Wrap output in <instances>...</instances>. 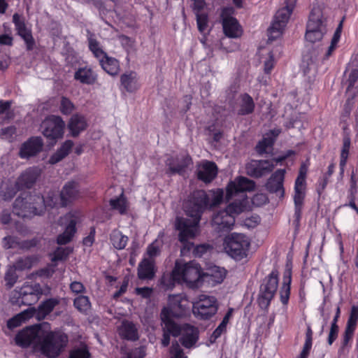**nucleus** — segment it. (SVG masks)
<instances>
[{"mask_svg": "<svg viewBox=\"0 0 358 358\" xmlns=\"http://www.w3.org/2000/svg\"><path fill=\"white\" fill-rule=\"evenodd\" d=\"M224 197V191L218 189L214 192L211 203L209 202L208 196L203 190L194 191L190 196L189 200L185 204V212L190 219L185 217H177L176 220V228L178 230V238L180 241L185 242L182 253H185L192 248V244L186 241L188 238L195 237L199 233V224L201 214L208 206H216L221 203Z\"/></svg>", "mask_w": 358, "mask_h": 358, "instance_id": "1", "label": "nucleus"}, {"mask_svg": "<svg viewBox=\"0 0 358 358\" xmlns=\"http://www.w3.org/2000/svg\"><path fill=\"white\" fill-rule=\"evenodd\" d=\"M43 197L40 195L22 194L13 203V213L21 217H31L43 213Z\"/></svg>", "mask_w": 358, "mask_h": 358, "instance_id": "2", "label": "nucleus"}, {"mask_svg": "<svg viewBox=\"0 0 358 358\" xmlns=\"http://www.w3.org/2000/svg\"><path fill=\"white\" fill-rule=\"evenodd\" d=\"M66 336L53 331L46 334L42 333V336L34 345V350L40 352L48 358H55L61 352L66 341Z\"/></svg>", "mask_w": 358, "mask_h": 358, "instance_id": "3", "label": "nucleus"}, {"mask_svg": "<svg viewBox=\"0 0 358 358\" xmlns=\"http://www.w3.org/2000/svg\"><path fill=\"white\" fill-rule=\"evenodd\" d=\"M43 294V290L38 283H25L20 288L13 290L10 295V301L13 305L21 306L35 304Z\"/></svg>", "mask_w": 358, "mask_h": 358, "instance_id": "4", "label": "nucleus"}, {"mask_svg": "<svg viewBox=\"0 0 358 358\" xmlns=\"http://www.w3.org/2000/svg\"><path fill=\"white\" fill-rule=\"evenodd\" d=\"M250 246L248 237L243 234H231L224 241L225 252L236 260L246 258Z\"/></svg>", "mask_w": 358, "mask_h": 358, "instance_id": "5", "label": "nucleus"}, {"mask_svg": "<svg viewBox=\"0 0 358 358\" xmlns=\"http://www.w3.org/2000/svg\"><path fill=\"white\" fill-rule=\"evenodd\" d=\"M326 32V19L319 8H314L307 24L306 39L310 43H315L320 41Z\"/></svg>", "mask_w": 358, "mask_h": 358, "instance_id": "6", "label": "nucleus"}, {"mask_svg": "<svg viewBox=\"0 0 358 358\" xmlns=\"http://www.w3.org/2000/svg\"><path fill=\"white\" fill-rule=\"evenodd\" d=\"M296 2V0H285V6L276 12L273 23L268 30L269 39L274 40L282 35Z\"/></svg>", "mask_w": 358, "mask_h": 358, "instance_id": "7", "label": "nucleus"}, {"mask_svg": "<svg viewBox=\"0 0 358 358\" xmlns=\"http://www.w3.org/2000/svg\"><path fill=\"white\" fill-rule=\"evenodd\" d=\"M173 275L178 282H185L192 287L196 285L201 276V268L195 262L185 264L176 262L173 268Z\"/></svg>", "mask_w": 358, "mask_h": 358, "instance_id": "8", "label": "nucleus"}, {"mask_svg": "<svg viewBox=\"0 0 358 358\" xmlns=\"http://www.w3.org/2000/svg\"><path fill=\"white\" fill-rule=\"evenodd\" d=\"M217 311V300L214 296L201 294L196 301L192 302V312L197 318L208 320Z\"/></svg>", "mask_w": 358, "mask_h": 358, "instance_id": "9", "label": "nucleus"}, {"mask_svg": "<svg viewBox=\"0 0 358 358\" xmlns=\"http://www.w3.org/2000/svg\"><path fill=\"white\" fill-rule=\"evenodd\" d=\"M278 285V272L273 270L264 280L260 287V293L258 298L259 306L266 309L273 298Z\"/></svg>", "mask_w": 358, "mask_h": 358, "instance_id": "10", "label": "nucleus"}, {"mask_svg": "<svg viewBox=\"0 0 358 358\" xmlns=\"http://www.w3.org/2000/svg\"><path fill=\"white\" fill-rule=\"evenodd\" d=\"M64 126L65 123L60 117L51 115L43 121L41 127L47 138L56 140L62 137Z\"/></svg>", "mask_w": 358, "mask_h": 358, "instance_id": "11", "label": "nucleus"}, {"mask_svg": "<svg viewBox=\"0 0 358 358\" xmlns=\"http://www.w3.org/2000/svg\"><path fill=\"white\" fill-rule=\"evenodd\" d=\"M255 183L253 180L243 176H238L231 180L226 187V198L230 200L236 195L245 194L246 192L254 190Z\"/></svg>", "mask_w": 358, "mask_h": 358, "instance_id": "12", "label": "nucleus"}, {"mask_svg": "<svg viewBox=\"0 0 358 358\" xmlns=\"http://www.w3.org/2000/svg\"><path fill=\"white\" fill-rule=\"evenodd\" d=\"M43 331L38 326H31L20 331L15 336L16 344L22 348H27L31 343L34 345L41 338Z\"/></svg>", "mask_w": 358, "mask_h": 358, "instance_id": "13", "label": "nucleus"}, {"mask_svg": "<svg viewBox=\"0 0 358 358\" xmlns=\"http://www.w3.org/2000/svg\"><path fill=\"white\" fill-rule=\"evenodd\" d=\"M274 168L273 162L252 160L246 166V172L250 176L258 178L270 173Z\"/></svg>", "mask_w": 358, "mask_h": 358, "instance_id": "14", "label": "nucleus"}, {"mask_svg": "<svg viewBox=\"0 0 358 358\" xmlns=\"http://www.w3.org/2000/svg\"><path fill=\"white\" fill-rule=\"evenodd\" d=\"M43 147V141L41 137H31L22 144L19 156L22 159H29L41 152Z\"/></svg>", "mask_w": 358, "mask_h": 358, "instance_id": "15", "label": "nucleus"}, {"mask_svg": "<svg viewBox=\"0 0 358 358\" xmlns=\"http://www.w3.org/2000/svg\"><path fill=\"white\" fill-rule=\"evenodd\" d=\"M232 8H226L222 10V26L223 30L226 36L230 38H238L242 34V29L238 24V21L233 17H228Z\"/></svg>", "mask_w": 358, "mask_h": 358, "instance_id": "16", "label": "nucleus"}, {"mask_svg": "<svg viewBox=\"0 0 358 358\" xmlns=\"http://www.w3.org/2000/svg\"><path fill=\"white\" fill-rule=\"evenodd\" d=\"M166 164L169 167L167 173L170 175H182L185 169L192 164V158L189 155L181 157H169L166 161Z\"/></svg>", "mask_w": 358, "mask_h": 358, "instance_id": "17", "label": "nucleus"}, {"mask_svg": "<svg viewBox=\"0 0 358 358\" xmlns=\"http://www.w3.org/2000/svg\"><path fill=\"white\" fill-rule=\"evenodd\" d=\"M228 205L225 210L235 218L237 215L249 209V201L246 194L236 195L230 200L226 197Z\"/></svg>", "mask_w": 358, "mask_h": 358, "instance_id": "18", "label": "nucleus"}, {"mask_svg": "<svg viewBox=\"0 0 358 358\" xmlns=\"http://www.w3.org/2000/svg\"><path fill=\"white\" fill-rule=\"evenodd\" d=\"M80 197L78 183L73 181L66 182L60 192L61 206L64 207L71 204Z\"/></svg>", "mask_w": 358, "mask_h": 358, "instance_id": "19", "label": "nucleus"}, {"mask_svg": "<svg viewBox=\"0 0 358 358\" xmlns=\"http://www.w3.org/2000/svg\"><path fill=\"white\" fill-rule=\"evenodd\" d=\"M234 223L235 218L225 209L219 211L212 219V225L218 231L231 229Z\"/></svg>", "mask_w": 358, "mask_h": 358, "instance_id": "20", "label": "nucleus"}, {"mask_svg": "<svg viewBox=\"0 0 358 358\" xmlns=\"http://www.w3.org/2000/svg\"><path fill=\"white\" fill-rule=\"evenodd\" d=\"M41 175V169L38 166L27 169L16 180L21 189L31 188Z\"/></svg>", "mask_w": 358, "mask_h": 358, "instance_id": "21", "label": "nucleus"}, {"mask_svg": "<svg viewBox=\"0 0 358 358\" xmlns=\"http://www.w3.org/2000/svg\"><path fill=\"white\" fill-rule=\"evenodd\" d=\"M169 304L171 309V313L175 311L176 315L179 316L189 310L191 303L185 294H179L170 295Z\"/></svg>", "mask_w": 358, "mask_h": 358, "instance_id": "22", "label": "nucleus"}, {"mask_svg": "<svg viewBox=\"0 0 358 358\" xmlns=\"http://www.w3.org/2000/svg\"><path fill=\"white\" fill-rule=\"evenodd\" d=\"M285 174V169H278L271 175L266 183L267 189L271 192L276 193L280 197H282L284 195L283 180Z\"/></svg>", "mask_w": 358, "mask_h": 358, "instance_id": "23", "label": "nucleus"}, {"mask_svg": "<svg viewBox=\"0 0 358 358\" xmlns=\"http://www.w3.org/2000/svg\"><path fill=\"white\" fill-rule=\"evenodd\" d=\"M13 20L15 23L18 34L23 38L27 45V49L28 50H32L35 45V42L31 35V30L26 27L24 22L21 20L18 14L15 13L13 15Z\"/></svg>", "mask_w": 358, "mask_h": 358, "instance_id": "24", "label": "nucleus"}, {"mask_svg": "<svg viewBox=\"0 0 358 358\" xmlns=\"http://www.w3.org/2000/svg\"><path fill=\"white\" fill-rule=\"evenodd\" d=\"M217 168L215 163L206 162L197 168V177L206 183L210 182L217 176Z\"/></svg>", "mask_w": 358, "mask_h": 358, "instance_id": "25", "label": "nucleus"}, {"mask_svg": "<svg viewBox=\"0 0 358 358\" xmlns=\"http://www.w3.org/2000/svg\"><path fill=\"white\" fill-rule=\"evenodd\" d=\"M118 334L122 338L131 341H135L139 338L136 325L129 320H123L121 322L118 327Z\"/></svg>", "mask_w": 358, "mask_h": 358, "instance_id": "26", "label": "nucleus"}, {"mask_svg": "<svg viewBox=\"0 0 358 358\" xmlns=\"http://www.w3.org/2000/svg\"><path fill=\"white\" fill-rule=\"evenodd\" d=\"M171 310L169 308H164L161 312V319L163 322L164 332L178 336L180 334V328L170 317Z\"/></svg>", "mask_w": 358, "mask_h": 358, "instance_id": "27", "label": "nucleus"}, {"mask_svg": "<svg viewBox=\"0 0 358 358\" xmlns=\"http://www.w3.org/2000/svg\"><path fill=\"white\" fill-rule=\"evenodd\" d=\"M137 274L141 280H152L155 275V261L144 258L138 266Z\"/></svg>", "mask_w": 358, "mask_h": 358, "instance_id": "28", "label": "nucleus"}, {"mask_svg": "<svg viewBox=\"0 0 358 358\" xmlns=\"http://www.w3.org/2000/svg\"><path fill=\"white\" fill-rule=\"evenodd\" d=\"M199 338L198 329L187 324L184 327L182 337L180 341L182 345L187 348L193 347Z\"/></svg>", "mask_w": 358, "mask_h": 358, "instance_id": "29", "label": "nucleus"}, {"mask_svg": "<svg viewBox=\"0 0 358 358\" xmlns=\"http://www.w3.org/2000/svg\"><path fill=\"white\" fill-rule=\"evenodd\" d=\"M66 220H69V224L66 226L65 231L63 234H59L57 237V241L59 245H65L70 242L72 237L76 231V222L74 219H72L71 216L67 215L64 217Z\"/></svg>", "mask_w": 358, "mask_h": 358, "instance_id": "30", "label": "nucleus"}, {"mask_svg": "<svg viewBox=\"0 0 358 358\" xmlns=\"http://www.w3.org/2000/svg\"><path fill=\"white\" fill-rule=\"evenodd\" d=\"M20 189L17 181L6 180L1 182L0 194L4 201H9L13 198L17 192Z\"/></svg>", "mask_w": 358, "mask_h": 358, "instance_id": "31", "label": "nucleus"}, {"mask_svg": "<svg viewBox=\"0 0 358 358\" xmlns=\"http://www.w3.org/2000/svg\"><path fill=\"white\" fill-rule=\"evenodd\" d=\"M59 301L55 298L49 299L43 301L38 308L37 310H31L33 316L36 314V317L38 320L44 319L48 314H50L55 307L58 305Z\"/></svg>", "mask_w": 358, "mask_h": 358, "instance_id": "32", "label": "nucleus"}, {"mask_svg": "<svg viewBox=\"0 0 358 358\" xmlns=\"http://www.w3.org/2000/svg\"><path fill=\"white\" fill-rule=\"evenodd\" d=\"M101 68L109 75L117 76L120 71V64L117 59L109 57L108 55L99 61Z\"/></svg>", "mask_w": 358, "mask_h": 358, "instance_id": "33", "label": "nucleus"}, {"mask_svg": "<svg viewBox=\"0 0 358 358\" xmlns=\"http://www.w3.org/2000/svg\"><path fill=\"white\" fill-rule=\"evenodd\" d=\"M68 127L73 136H77L80 131L85 130L87 127V122L83 116L76 114L71 117L68 124Z\"/></svg>", "mask_w": 358, "mask_h": 358, "instance_id": "34", "label": "nucleus"}, {"mask_svg": "<svg viewBox=\"0 0 358 358\" xmlns=\"http://www.w3.org/2000/svg\"><path fill=\"white\" fill-rule=\"evenodd\" d=\"M74 78L81 83L92 85L96 80V75L91 69L87 67L80 68L76 71Z\"/></svg>", "mask_w": 358, "mask_h": 358, "instance_id": "35", "label": "nucleus"}, {"mask_svg": "<svg viewBox=\"0 0 358 358\" xmlns=\"http://www.w3.org/2000/svg\"><path fill=\"white\" fill-rule=\"evenodd\" d=\"M253 99L248 94H243L240 96L238 115H245L251 114L255 109Z\"/></svg>", "mask_w": 358, "mask_h": 358, "instance_id": "36", "label": "nucleus"}, {"mask_svg": "<svg viewBox=\"0 0 358 358\" xmlns=\"http://www.w3.org/2000/svg\"><path fill=\"white\" fill-rule=\"evenodd\" d=\"M73 143L71 140L66 141L54 153L50 158L49 162L51 164H55L62 160L67 156L72 149Z\"/></svg>", "mask_w": 358, "mask_h": 358, "instance_id": "37", "label": "nucleus"}, {"mask_svg": "<svg viewBox=\"0 0 358 358\" xmlns=\"http://www.w3.org/2000/svg\"><path fill=\"white\" fill-rule=\"evenodd\" d=\"M203 275L208 278L209 282L218 284L224 280L226 276V271L224 268L213 266L210 267Z\"/></svg>", "mask_w": 358, "mask_h": 358, "instance_id": "38", "label": "nucleus"}, {"mask_svg": "<svg viewBox=\"0 0 358 358\" xmlns=\"http://www.w3.org/2000/svg\"><path fill=\"white\" fill-rule=\"evenodd\" d=\"M110 241L115 249L122 250L126 247L129 238L119 230L115 229L110 235Z\"/></svg>", "mask_w": 358, "mask_h": 358, "instance_id": "39", "label": "nucleus"}, {"mask_svg": "<svg viewBox=\"0 0 358 358\" xmlns=\"http://www.w3.org/2000/svg\"><path fill=\"white\" fill-rule=\"evenodd\" d=\"M164 233L159 232L157 238L147 248V254L149 256L148 259H153L154 257L159 255L160 248L163 245V237Z\"/></svg>", "mask_w": 358, "mask_h": 358, "instance_id": "40", "label": "nucleus"}, {"mask_svg": "<svg viewBox=\"0 0 358 358\" xmlns=\"http://www.w3.org/2000/svg\"><path fill=\"white\" fill-rule=\"evenodd\" d=\"M88 46L90 51L99 62L107 55V54L103 50L99 42L92 35L88 38Z\"/></svg>", "mask_w": 358, "mask_h": 358, "instance_id": "41", "label": "nucleus"}, {"mask_svg": "<svg viewBox=\"0 0 358 358\" xmlns=\"http://www.w3.org/2000/svg\"><path fill=\"white\" fill-rule=\"evenodd\" d=\"M194 238V237H193V238ZM189 239H192V238H188L186 241L187 243H189L192 244V248L189 250H187L185 252V253L181 252V254L182 255H186L192 249H193V254H194V255L195 257H201L204 254L207 253L208 252H210L213 249V247L210 245H209V244H201V245H199L196 246L195 248H194L193 243L189 241ZM180 242L183 245L182 248H181V250H182V249H184L185 243V242H182V241H180ZM180 252H182V250H180Z\"/></svg>", "mask_w": 358, "mask_h": 358, "instance_id": "42", "label": "nucleus"}, {"mask_svg": "<svg viewBox=\"0 0 358 358\" xmlns=\"http://www.w3.org/2000/svg\"><path fill=\"white\" fill-rule=\"evenodd\" d=\"M306 173L307 167L305 165H302L295 181L294 193L305 194Z\"/></svg>", "mask_w": 358, "mask_h": 358, "instance_id": "43", "label": "nucleus"}, {"mask_svg": "<svg viewBox=\"0 0 358 358\" xmlns=\"http://www.w3.org/2000/svg\"><path fill=\"white\" fill-rule=\"evenodd\" d=\"M31 317H33V312L29 310H25L10 319L8 321L7 326L9 329H14Z\"/></svg>", "mask_w": 358, "mask_h": 358, "instance_id": "44", "label": "nucleus"}, {"mask_svg": "<svg viewBox=\"0 0 358 358\" xmlns=\"http://www.w3.org/2000/svg\"><path fill=\"white\" fill-rule=\"evenodd\" d=\"M4 240L10 242V244L8 246V248L18 247L21 249L28 250L32 247L36 246L38 243L37 240L34 238L31 240L22 241L20 242L17 241L13 237L5 238Z\"/></svg>", "mask_w": 358, "mask_h": 358, "instance_id": "45", "label": "nucleus"}, {"mask_svg": "<svg viewBox=\"0 0 358 358\" xmlns=\"http://www.w3.org/2000/svg\"><path fill=\"white\" fill-rule=\"evenodd\" d=\"M304 197H305V194L294 193V206H295L294 222H295L296 227H298L299 225V222H300L301 215V209H302V206H303V203Z\"/></svg>", "mask_w": 358, "mask_h": 358, "instance_id": "46", "label": "nucleus"}, {"mask_svg": "<svg viewBox=\"0 0 358 358\" xmlns=\"http://www.w3.org/2000/svg\"><path fill=\"white\" fill-rule=\"evenodd\" d=\"M120 80L122 85L127 92H132L137 89L135 76H133V73L122 75Z\"/></svg>", "mask_w": 358, "mask_h": 358, "instance_id": "47", "label": "nucleus"}, {"mask_svg": "<svg viewBox=\"0 0 358 358\" xmlns=\"http://www.w3.org/2000/svg\"><path fill=\"white\" fill-rule=\"evenodd\" d=\"M73 304L76 308L80 312H87L91 307L89 298L83 295L76 297L74 299Z\"/></svg>", "mask_w": 358, "mask_h": 358, "instance_id": "48", "label": "nucleus"}, {"mask_svg": "<svg viewBox=\"0 0 358 358\" xmlns=\"http://www.w3.org/2000/svg\"><path fill=\"white\" fill-rule=\"evenodd\" d=\"M342 30V22H340L338 27L336 28L333 38H331V44L329 47L328 48V50L325 54V57L328 58L329 56L331 55L334 50L336 49V45L338 42L339 41V39L341 38V34Z\"/></svg>", "mask_w": 358, "mask_h": 358, "instance_id": "49", "label": "nucleus"}, {"mask_svg": "<svg viewBox=\"0 0 358 358\" xmlns=\"http://www.w3.org/2000/svg\"><path fill=\"white\" fill-rule=\"evenodd\" d=\"M110 204L112 208L118 210L120 213L123 214L126 213L127 207V201L122 194L120 197L111 199L110 201Z\"/></svg>", "mask_w": 358, "mask_h": 358, "instance_id": "50", "label": "nucleus"}, {"mask_svg": "<svg viewBox=\"0 0 358 358\" xmlns=\"http://www.w3.org/2000/svg\"><path fill=\"white\" fill-rule=\"evenodd\" d=\"M274 140L272 137H264L256 146V150L259 154L268 152V150L272 148Z\"/></svg>", "mask_w": 358, "mask_h": 358, "instance_id": "51", "label": "nucleus"}, {"mask_svg": "<svg viewBox=\"0 0 358 358\" xmlns=\"http://www.w3.org/2000/svg\"><path fill=\"white\" fill-rule=\"evenodd\" d=\"M16 269L12 266H10L5 274L6 286L10 289L17 282L18 276L16 274Z\"/></svg>", "mask_w": 358, "mask_h": 358, "instance_id": "52", "label": "nucleus"}, {"mask_svg": "<svg viewBox=\"0 0 358 358\" xmlns=\"http://www.w3.org/2000/svg\"><path fill=\"white\" fill-rule=\"evenodd\" d=\"M196 24L197 27L201 34H204V32L207 30L208 27V17L206 13H197L196 15Z\"/></svg>", "mask_w": 358, "mask_h": 358, "instance_id": "53", "label": "nucleus"}, {"mask_svg": "<svg viewBox=\"0 0 358 358\" xmlns=\"http://www.w3.org/2000/svg\"><path fill=\"white\" fill-rule=\"evenodd\" d=\"M178 280L173 275V270L171 273H165L162 275L160 280L161 285L166 289H171L175 282Z\"/></svg>", "mask_w": 358, "mask_h": 358, "instance_id": "54", "label": "nucleus"}, {"mask_svg": "<svg viewBox=\"0 0 358 358\" xmlns=\"http://www.w3.org/2000/svg\"><path fill=\"white\" fill-rule=\"evenodd\" d=\"M232 309H230L226 315L224 317L222 322L219 324V326L215 329L213 331L212 336L215 338H218L220 335L226 330L227 324L229 322V318L231 315Z\"/></svg>", "mask_w": 358, "mask_h": 358, "instance_id": "55", "label": "nucleus"}, {"mask_svg": "<svg viewBox=\"0 0 358 358\" xmlns=\"http://www.w3.org/2000/svg\"><path fill=\"white\" fill-rule=\"evenodd\" d=\"M350 147V138L348 136L343 138V145L341 154L340 166L343 167L346 164V160L348 157L349 150Z\"/></svg>", "mask_w": 358, "mask_h": 358, "instance_id": "56", "label": "nucleus"}, {"mask_svg": "<svg viewBox=\"0 0 358 358\" xmlns=\"http://www.w3.org/2000/svg\"><path fill=\"white\" fill-rule=\"evenodd\" d=\"M16 270L24 271L32 267V260L30 257L20 258L13 266Z\"/></svg>", "mask_w": 358, "mask_h": 358, "instance_id": "57", "label": "nucleus"}, {"mask_svg": "<svg viewBox=\"0 0 358 358\" xmlns=\"http://www.w3.org/2000/svg\"><path fill=\"white\" fill-rule=\"evenodd\" d=\"M74 110L73 103L66 97H62L60 102V110L64 115H69Z\"/></svg>", "mask_w": 358, "mask_h": 358, "instance_id": "58", "label": "nucleus"}, {"mask_svg": "<svg viewBox=\"0 0 358 358\" xmlns=\"http://www.w3.org/2000/svg\"><path fill=\"white\" fill-rule=\"evenodd\" d=\"M290 281H291V278L289 276L288 282L287 283L284 282L280 289V300L283 304H287L288 302V300H289V294H290V287H289Z\"/></svg>", "mask_w": 358, "mask_h": 358, "instance_id": "59", "label": "nucleus"}, {"mask_svg": "<svg viewBox=\"0 0 358 358\" xmlns=\"http://www.w3.org/2000/svg\"><path fill=\"white\" fill-rule=\"evenodd\" d=\"M358 321V308L353 306L347 322L346 327L355 329Z\"/></svg>", "mask_w": 358, "mask_h": 358, "instance_id": "60", "label": "nucleus"}, {"mask_svg": "<svg viewBox=\"0 0 358 358\" xmlns=\"http://www.w3.org/2000/svg\"><path fill=\"white\" fill-rule=\"evenodd\" d=\"M171 358H187L179 344L173 343L170 348Z\"/></svg>", "mask_w": 358, "mask_h": 358, "instance_id": "61", "label": "nucleus"}, {"mask_svg": "<svg viewBox=\"0 0 358 358\" xmlns=\"http://www.w3.org/2000/svg\"><path fill=\"white\" fill-rule=\"evenodd\" d=\"M355 329L345 327V330L343 335V339L341 347L340 348L338 352L341 354L343 352L344 348L348 345L349 341L352 338L354 331Z\"/></svg>", "mask_w": 358, "mask_h": 358, "instance_id": "62", "label": "nucleus"}, {"mask_svg": "<svg viewBox=\"0 0 358 358\" xmlns=\"http://www.w3.org/2000/svg\"><path fill=\"white\" fill-rule=\"evenodd\" d=\"M90 353L88 350L85 348H79L73 350L70 354L69 358H89Z\"/></svg>", "mask_w": 358, "mask_h": 358, "instance_id": "63", "label": "nucleus"}, {"mask_svg": "<svg viewBox=\"0 0 358 358\" xmlns=\"http://www.w3.org/2000/svg\"><path fill=\"white\" fill-rule=\"evenodd\" d=\"M358 80V69H352L348 76V79L347 80V83L348 84L347 87V91H350L351 88L354 87L355 83Z\"/></svg>", "mask_w": 358, "mask_h": 358, "instance_id": "64", "label": "nucleus"}]
</instances>
